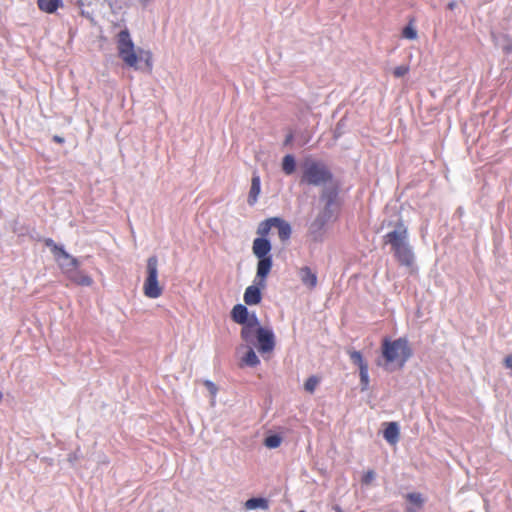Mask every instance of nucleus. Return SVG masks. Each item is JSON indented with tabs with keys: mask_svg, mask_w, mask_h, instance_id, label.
<instances>
[{
	"mask_svg": "<svg viewBox=\"0 0 512 512\" xmlns=\"http://www.w3.org/2000/svg\"><path fill=\"white\" fill-rule=\"evenodd\" d=\"M250 316L248 309L245 305L237 304L232 308L231 318L235 323L246 324L250 322Z\"/></svg>",
	"mask_w": 512,
	"mask_h": 512,
	"instance_id": "ddd939ff",
	"label": "nucleus"
},
{
	"mask_svg": "<svg viewBox=\"0 0 512 512\" xmlns=\"http://www.w3.org/2000/svg\"><path fill=\"white\" fill-rule=\"evenodd\" d=\"M55 260L65 276L72 272L74 268L79 267L78 259L70 255L65 250L61 254L57 255Z\"/></svg>",
	"mask_w": 512,
	"mask_h": 512,
	"instance_id": "9b49d317",
	"label": "nucleus"
},
{
	"mask_svg": "<svg viewBox=\"0 0 512 512\" xmlns=\"http://www.w3.org/2000/svg\"><path fill=\"white\" fill-rule=\"evenodd\" d=\"M296 162L293 155L288 154L283 157L282 170L286 175H291L295 172Z\"/></svg>",
	"mask_w": 512,
	"mask_h": 512,
	"instance_id": "6ab92c4d",
	"label": "nucleus"
},
{
	"mask_svg": "<svg viewBox=\"0 0 512 512\" xmlns=\"http://www.w3.org/2000/svg\"><path fill=\"white\" fill-rule=\"evenodd\" d=\"M394 254L397 262L406 267H411L414 264L415 256L412 250V247L407 244L402 247H398L396 249L391 250Z\"/></svg>",
	"mask_w": 512,
	"mask_h": 512,
	"instance_id": "1a4fd4ad",
	"label": "nucleus"
},
{
	"mask_svg": "<svg viewBox=\"0 0 512 512\" xmlns=\"http://www.w3.org/2000/svg\"><path fill=\"white\" fill-rule=\"evenodd\" d=\"M259 328H263L257 316L255 314H252L250 316V322L243 324V327L241 329V338L246 343H253L254 338H257V331Z\"/></svg>",
	"mask_w": 512,
	"mask_h": 512,
	"instance_id": "6e6552de",
	"label": "nucleus"
},
{
	"mask_svg": "<svg viewBox=\"0 0 512 512\" xmlns=\"http://www.w3.org/2000/svg\"><path fill=\"white\" fill-rule=\"evenodd\" d=\"M320 379L317 376H310L304 384V388L307 392L313 393L318 386Z\"/></svg>",
	"mask_w": 512,
	"mask_h": 512,
	"instance_id": "393cba45",
	"label": "nucleus"
},
{
	"mask_svg": "<svg viewBox=\"0 0 512 512\" xmlns=\"http://www.w3.org/2000/svg\"><path fill=\"white\" fill-rule=\"evenodd\" d=\"M302 283L309 289H314L317 285V276L308 266H304L299 270Z\"/></svg>",
	"mask_w": 512,
	"mask_h": 512,
	"instance_id": "dca6fc26",
	"label": "nucleus"
},
{
	"mask_svg": "<svg viewBox=\"0 0 512 512\" xmlns=\"http://www.w3.org/2000/svg\"><path fill=\"white\" fill-rule=\"evenodd\" d=\"M324 223H325V221H324V220H322V221L320 222V226H323V225H324Z\"/></svg>",
	"mask_w": 512,
	"mask_h": 512,
	"instance_id": "ea45409f",
	"label": "nucleus"
},
{
	"mask_svg": "<svg viewBox=\"0 0 512 512\" xmlns=\"http://www.w3.org/2000/svg\"><path fill=\"white\" fill-rule=\"evenodd\" d=\"M402 36L404 38L414 40L417 38V32L413 27L406 26L402 31Z\"/></svg>",
	"mask_w": 512,
	"mask_h": 512,
	"instance_id": "bb28decb",
	"label": "nucleus"
},
{
	"mask_svg": "<svg viewBox=\"0 0 512 512\" xmlns=\"http://www.w3.org/2000/svg\"><path fill=\"white\" fill-rule=\"evenodd\" d=\"M409 72V66L408 65H400L394 68L393 75L396 78H400L405 76Z\"/></svg>",
	"mask_w": 512,
	"mask_h": 512,
	"instance_id": "cd10ccee",
	"label": "nucleus"
},
{
	"mask_svg": "<svg viewBox=\"0 0 512 512\" xmlns=\"http://www.w3.org/2000/svg\"><path fill=\"white\" fill-rule=\"evenodd\" d=\"M361 390L366 391L369 388V373L368 367L359 371Z\"/></svg>",
	"mask_w": 512,
	"mask_h": 512,
	"instance_id": "a878e982",
	"label": "nucleus"
},
{
	"mask_svg": "<svg viewBox=\"0 0 512 512\" xmlns=\"http://www.w3.org/2000/svg\"><path fill=\"white\" fill-rule=\"evenodd\" d=\"M66 278L78 286L89 287L94 283L93 278L86 274L84 271L80 270L79 267L74 268L72 272L66 275Z\"/></svg>",
	"mask_w": 512,
	"mask_h": 512,
	"instance_id": "f8f14e48",
	"label": "nucleus"
},
{
	"mask_svg": "<svg viewBox=\"0 0 512 512\" xmlns=\"http://www.w3.org/2000/svg\"><path fill=\"white\" fill-rule=\"evenodd\" d=\"M384 244H389L391 250L404 245L409 244L408 242V229L403 221H399L393 231L388 232L383 237Z\"/></svg>",
	"mask_w": 512,
	"mask_h": 512,
	"instance_id": "423d86ee",
	"label": "nucleus"
},
{
	"mask_svg": "<svg viewBox=\"0 0 512 512\" xmlns=\"http://www.w3.org/2000/svg\"><path fill=\"white\" fill-rule=\"evenodd\" d=\"M504 364L507 368H510L512 370V355H508L505 359H504Z\"/></svg>",
	"mask_w": 512,
	"mask_h": 512,
	"instance_id": "2f4dec72",
	"label": "nucleus"
},
{
	"mask_svg": "<svg viewBox=\"0 0 512 512\" xmlns=\"http://www.w3.org/2000/svg\"><path fill=\"white\" fill-rule=\"evenodd\" d=\"M258 351L261 354L271 353L275 347V337L272 330L259 328L257 331Z\"/></svg>",
	"mask_w": 512,
	"mask_h": 512,
	"instance_id": "0eeeda50",
	"label": "nucleus"
},
{
	"mask_svg": "<svg viewBox=\"0 0 512 512\" xmlns=\"http://www.w3.org/2000/svg\"><path fill=\"white\" fill-rule=\"evenodd\" d=\"M52 139L57 144H63L65 142L64 138L58 135H54Z\"/></svg>",
	"mask_w": 512,
	"mask_h": 512,
	"instance_id": "72a5a7b5",
	"label": "nucleus"
},
{
	"mask_svg": "<svg viewBox=\"0 0 512 512\" xmlns=\"http://www.w3.org/2000/svg\"><path fill=\"white\" fill-rule=\"evenodd\" d=\"M291 140H292V135L290 134V135L286 138L285 144L290 143V141H291Z\"/></svg>",
	"mask_w": 512,
	"mask_h": 512,
	"instance_id": "e433bc0d",
	"label": "nucleus"
},
{
	"mask_svg": "<svg viewBox=\"0 0 512 512\" xmlns=\"http://www.w3.org/2000/svg\"><path fill=\"white\" fill-rule=\"evenodd\" d=\"M274 227L278 229V236L282 242L289 240L292 234L290 224L280 217H273Z\"/></svg>",
	"mask_w": 512,
	"mask_h": 512,
	"instance_id": "2eb2a0df",
	"label": "nucleus"
},
{
	"mask_svg": "<svg viewBox=\"0 0 512 512\" xmlns=\"http://www.w3.org/2000/svg\"><path fill=\"white\" fill-rule=\"evenodd\" d=\"M255 282L256 285L248 286L244 292L243 299L245 304L247 305H257L262 300L261 289L265 288L266 284L262 287L259 284V279L257 278V276L255 277Z\"/></svg>",
	"mask_w": 512,
	"mask_h": 512,
	"instance_id": "9d476101",
	"label": "nucleus"
},
{
	"mask_svg": "<svg viewBox=\"0 0 512 512\" xmlns=\"http://www.w3.org/2000/svg\"><path fill=\"white\" fill-rule=\"evenodd\" d=\"M282 438L279 435H270L265 438L264 444L267 448L273 449L281 445Z\"/></svg>",
	"mask_w": 512,
	"mask_h": 512,
	"instance_id": "b1692460",
	"label": "nucleus"
},
{
	"mask_svg": "<svg viewBox=\"0 0 512 512\" xmlns=\"http://www.w3.org/2000/svg\"><path fill=\"white\" fill-rule=\"evenodd\" d=\"M143 293L151 299L159 298L163 294V287L158 280V259L156 256L147 259Z\"/></svg>",
	"mask_w": 512,
	"mask_h": 512,
	"instance_id": "20e7f679",
	"label": "nucleus"
},
{
	"mask_svg": "<svg viewBox=\"0 0 512 512\" xmlns=\"http://www.w3.org/2000/svg\"><path fill=\"white\" fill-rule=\"evenodd\" d=\"M45 246L50 248L54 258L57 257V255L61 254L64 251V248L62 246L57 245L53 239L46 238L44 240Z\"/></svg>",
	"mask_w": 512,
	"mask_h": 512,
	"instance_id": "5701e85b",
	"label": "nucleus"
},
{
	"mask_svg": "<svg viewBox=\"0 0 512 512\" xmlns=\"http://www.w3.org/2000/svg\"><path fill=\"white\" fill-rule=\"evenodd\" d=\"M2 399H3V394H2V392L0 391V402L2 401Z\"/></svg>",
	"mask_w": 512,
	"mask_h": 512,
	"instance_id": "58836bf2",
	"label": "nucleus"
},
{
	"mask_svg": "<svg viewBox=\"0 0 512 512\" xmlns=\"http://www.w3.org/2000/svg\"><path fill=\"white\" fill-rule=\"evenodd\" d=\"M301 183L312 186L326 185L333 180V174L329 167L322 161L311 157L305 158L301 165Z\"/></svg>",
	"mask_w": 512,
	"mask_h": 512,
	"instance_id": "7ed1b4c3",
	"label": "nucleus"
},
{
	"mask_svg": "<svg viewBox=\"0 0 512 512\" xmlns=\"http://www.w3.org/2000/svg\"><path fill=\"white\" fill-rule=\"evenodd\" d=\"M375 478V473L372 470L367 471L362 477L363 484H370Z\"/></svg>",
	"mask_w": 512,
	"mask_h": 512,
	"instance_id": "7c9ffc66",
	"label": "nucleus"
},
{
	"mask_svg": "<svg viewBox=\"0 0 512 512\" xmlns=\"http://www.w3.org/2000/svg\"><path fill=\"white\" fill-rule=\"evenodd\" d=\"M399 427L396 422H390L384 430V438L391 445H395L399 441Z\"/></svg>",
	"mask_w": 512,
	"mask_h": 512,
	"instance_id": "f3484780",
	"label": "nucleus"
},
{
	"mask_svg": "<svg viewBox=\"0 0 512 512\" xmlns=\"http://www.w3.org/2000/svg\"><path fill=\"white\" fill-rule=\"evenodd\" d=\"M272 227H274L273 217L261 222L257 229L259 237L254 239L252 245L253 254L258 259L257 278L262 287L265 285V279H267L273 266L272 256L270 255L272 246L266 238Z\"/></svg>",
	"mask_w": 512,
	"mask_h": 512,
	"instance_id": "f257e3e1",
	"label": "nucleus"
},
{
	"mask_svg": "<svg viewBox=\"0 0 512 512\" xmlns=\"http://www.w3.org/2000/svg\"><path fill=\"white\" fill-rule=\"evenodd\" d=\"M241 362L242 365L249 367H255L260 363L258 356L251 347H249L246 354L242 357Z\"/></svg>",
	"mask_w": 512,
	"mask_h": 512,
	"instance_id": "aec40b11",
	"label": "nucleus"
},
{
	"mask_svg": "<svg viewBox=\"0 0 512 512\" xmlns=\"http://www.w3.org/2000/svg\"><path fill=\"white\" fill-rule=\"evenodd\" d=\"M335 511H336V512H344V511H343L340 507H338V506H337V507H335Z\"/></svg>",
	"mask_w": 512,
	"mask_h": 512,
	"instance_id": "4c0bfd02",
	"label": "nucleus"
},
{
	"mask_svg": "<svg viewBox=\"0 0 512 512\" xmlns=\"http://www.w3.org/2000/svg\"><path fill=\"white\" fill-rule=\"evenodd\" d=\"M261 192V179L260 176L257 173H253L252 179H251V187L248 194L247 202L250 206H253L256 204L259 194Z\"/></svg>",
	"mask_w": 512,
	"mask_h": 512,
	"instance_id": "4468645a",
	"label": "nucleus"
},
{
	"mask_svg": "<svg viewBox=\"0 0 512 512\" xmlns=\"http://www.w3.org/2000/svg\"><path fill=\"white\" fill-rule=\"evenodd\" d=\"M204 385L205 387L208 389V391L210 392V395L213 399H215L216 395H217V392H218V387L210 380H205L204 381Z\"/></svg>",
	"mask_w": 512,
	"mask_h": 512,
	"instance_id": "c85d7f7f",
	"label": "nucleus"
},
{
	"mask_svg": "<svg viewBox=\"0 0 512 512\" xmlns=\"http://www.w3.org/2000/svg\"><path fill=\"white\" fill-rule=\"evenodd\" d=\"M348 354H349V357H350L351 361L353 362V364L358 366L359 371L361 369H365L368 367V364L364 360L361 352L353 350V351H349Z\"/></svg>",
	"mask_w": 512,
	"mask_h": 512,
	"instance_id": "4be33fe9",
	"label": "nucleus"
},
{
	"mask_svg": "<svg viewBox=\"0 0 512 512\" xmlns=\"http://www.w3.org/2000/svg\"><path fill=\"white\" fill-rule=\"evenodd\" d=\"M336 195H337V191H336V190H335V191H333V192H331V193L328 195V198H329L328 203H327V204H328V206H329V205H331V204L333 203L334 198L336 197Z\"/></svg>",
	"mask_w": 512,
	"mask_h": 512,
	"instance_id": "473e14b6",
	"label": "nucleus"
},
{
	"mask_svg": "<svg viewBox=\"0 0 512 512\" xmlns=\"http://www.w3.org/2000/svg\"><path fill=\"white\" fill-rule=\"evenodd\" d=\"M407 498L410 502H412L413 504H416L418 506H421L423 503L421 494H419V493H410L407 495Z\"/></svg>",
	"mask_w": 512,
	"mask_h": 512,
	"instance_id": "c756f323",
	"label": "nucleus"
},
{
	"mask_svg": "<svg viewBox=\"0 0 512 512\" xmlns=\"http://www.w3.org/2000/svg\"><path fill=\"white\" fill-rule=\"evenodd\" d=\"M384 368L391 371L392 368L402 369L408 359L412 356V349L405 338L390 340L384 338L381 344Z\"/></svg>",
	"mask_w": 512,
	"mask_h": 512,
	"instance_id": "f03ea898",
	"label": "nucleus"
},
{
	"mask_svg": "<svg viewBox=\"0 0 512 512\" xmlns=\"http://www.w3.org/2000/svg\"><path fill=\"white\" fill-rule=\"evenodd\" d=\"M145 61L148 65H150V60H151V54L149 52H145Z\"/></svg>",
	"mask_w": 512,
	"mask_h": 512,
	"instance_id": "f704fd0d",
	"label": "nucleus"
},
{
	"mask_svg": "<svg viewBox=\"0 0 512 512\" xmlns=\"http://www.w3.org/2000/svg\"><path fill=\"white\" fill-rule=\"evenodd\" d=\"M38 8L48 14H52L62 6V0H37Z\"/></svg>",
	"mask_w": 512,
	"mask_h": 512,
	"instance_id": "a211bd4d",
	"label": "nucleus"
},
{
	"mask_svg": "<svg viewBox=\"0 0 512 512\" xmlns=\"http://www.w3.org/2000/svg\"><path fill=\"white\" fill-rule=\"evenodd\" d=\"M245 508L248 510H253L256 508L267 509L268 501L264 498H251L245 502Z\"/></svg>",
	"mask_w": 512,
	"mask_h": 512,
	"instance_id": "412c9836",
	"label": "nucleus"
},
{
	"mask_svg": "<svg viewBox=\"0 0 512 512\" xmlns=\"http://www.w3.org/2000/svg\"><path fill=\"white\" fill-rule=\"evenodd\" d=\"M118 53L124 63L137 69V63L142 56H138L128 30H122L118 34Z\"/></svg>",
	"mask_w": 512,
	"mask_h": 512,
	"instance_id": "39448f33",
	"label": "nucleus"
},
{
	"mask_svg": "<svg viewBox=\"0 0 512 512\" xmlns=\"http://www.w3.org/2000/svg\"><path fill=\"white\" fill-rule=\"evenodd\" d=\"M456 7V2L452 1L448 4V9L453 10Z\"/></svg>",
	"mask_w": 512,
	"mask_h": 512,
	"instance_id": "c9c22d12",
	"label": "nucleus"
},
{
	"mask_svg": "<svg viewBox=\"0 0 512 512\" xmlns=\"http://www.w3.org/2000/svg\"><path fill=\"white\" fill-rule=\"evenodd\" d=\"M158 512H163V511H158Z\"/></svg>",
	"mask_w": 512,
	"mask_h": 512,
	"instance_id": "a19ab883",
	"label": "nucleus"
}]
</instances>
